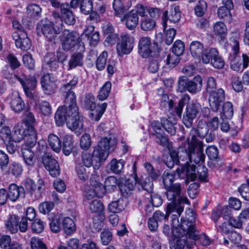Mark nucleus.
<instances>
[{
    "mask_svg": "<svg viewBox=\"0 0 249 249\" xmlns=\"http://www.w3.org/2000/svg\"><path fill=\"white\" fill-rule=\"evenodd\" d=\"M184 207L180 206H177L174 203H169L166 208V214L160 211H156L153 216L158 222L162 220H166L168 219L170 214L173 213L171 216L172 221V232L176 236H180V235L189 234L191 238H195V234L189 232V228H191L192 223L189 220L181 219L180 223L179 221L178 217L183 212Z\"/></svg>",
    "mask_w": 249,
    "mask_h": 249,
    "instance_id": "obj_1",
    "label": "nucleus"
},
{
    "mask_svg": "<svg viewBox=\"0 0 249 249\" xmlns=\"http://www.w3.org/2000/svg\"><path fill=\"white\" fill-rule=\"evenodd\" d=\"M78 78L74 76L68 82L63 84L60 88V91L65 97V105L63 108L67 119L71 117H76L79 114L78 109L76 103V96L74 92L71 91L77 85Z\"/></svg>",
    "mask_w": 249,
    "mask_h": 249,
    "instance_id": "obj_2",
    "label": "nucleus"
},
{
    "mask_svg": "<svg viewBox=\"0 0 249 249\" xmlns=\"http://www.w3.org/2000/svg\"><path fill=\"white\" fill-rule=\"evenodd\" d=\"M195 130L191 131V138H188V147L185 150L189 160L196 164H202L205 160V155L203 153V144L202 141L196 138L193 134Z\"/></svg>",
    "mask_w": 249,
    "mask_h": 249,
    "instance_id": "obj_3",
    "label": "nucleus"
},
{
    "mask_svg": "<svg viewBox=\"0 0 249 249\" xmlns=\"http://www.w3.org/2000/svg\"><path fill=\"white\" fill-rule=\"evenodd\" d=\"M115 144L116 141L111 140L110 137L101 138L93 151V157L98 160L97 164L94 166L95 168H99L101 164L107 159L109 148Z\"/></svg>",
    "mask_w": 249,
    "mask_h": 249,
    "instance_id": "obj_4",
    "label": "nucleus"
},
{
    "mask_svg": "<svg viewBox=\"0 0 249 249\" xmlns=\"http://www.w3.org/2000/svg\"><path fill=\"white\" fill-rule=\"evenodd\" d=\"M63 23L61 21L55 23L50 21H40L37 26L38 33L41 32L49 41L54 40L62 30Z\"/></svg>",
    "mask_w": 249,
    "mask_h": 249,
    "instance_id": "obj_5",
    "label": "nucleus"
},
{
    "mask_svg": "<svg viewBox=\"0 0 249 249\" xmlns=\"http://www.w3.org/2000/svg\"><path fill=\"white\" fill-rule=\"evenodd\" d=\"M202 81V78L199 75L195 76L191 80H189L186 77H181L178 80V90L180 92L187 90L191 93L196 94L201 90Z\"/></svg>",
    "mask_w": 249,
    "mask_h": 249,
    "instance_id": "obj_6",
    "label": "nucleus"
},
{
    "mask_svg": "<svg viewBox=\"0 0 249 249\" xmlns=\"http://www.w3.org/2000/svg\"><path fill=\"white\" fill-rule=\"evenodd\" d=\"M60 39L62 47L65 51L71 50L76 45L79 46V49L81 52L85 51L84 44L81 41L80 36L76 32L65 30L60 35Z\"/></svg>",
    "mask_w": 249,
    "mask_h": 249,
    "instance_id": "obj_7",
    "label": "nucleus"
},
{
    "mask_svg": "<svg viewBox=\"0 0 249 249\" xmlns=\"http://www.w3.org/2000/svg\"><path fill=\"white\" fill-rule=\"evenodd\" d=\"M37 138H31V141L27 139L21 147V151L23 160L25 164L31 167H33L36 162V157L32 148L35 145Z\"/></svg>",
    "mask_w": 249,
    "mask_h": 249,
    "instance_id": "obj_8",
    "label": "nucleus"
},
{
    "mask_svg": "<svg viewBox=\"0 0 249 249\" xmlns=\"http://www.w3.org/2000/svg\"><path fill=\"white\" fill-rule=\"evenodd\" d=\"M15 77L21 84L25 94L30 98H32L35 94L37 85V80L35 76H26L22 75V77L15 74Z\"/></svg>",
    "mask_w": 249,
    "mask_h": 249,
    "instance_id": "obj_9",
    "label": "nucleus"
},
{
    "mask_svg": "<svg viewBox=\"0 0 249 249\" xmlns=\"http://www.w3.org/2000/svg\"><path fill=\"white\" fill-rule=\"evenodd\" d=\"M134 42V39L133 36L127 34L122 35L121 40L116 46V49L119 55L130 53L133 49Z\"/></svg>",
    "mask_w": 249,
    "mask_h": 249,
    "instance_id": "obj_10",
    "label": "nucleus"
},
{
    "mask_svg": "<svg viewBox=\"0 0 249 249\" xmlns=\"http://www.w3.org/2000/svg\"><path fill=\"white\" fill-rule=\"evenodd\" d=\"M209 54L206 53L202 57V62L208 64L210 61L212 65L216 69H222L225 65L223 58L219 56L218 52L215 48L209 49Z\"/></svg>",
    "mask_w": 249,
    "mask_h": 249,
    "instance_id": "obj_11",
    "label": "nucleus"
},
{
    "mask_svg": "<svg viewBox=\"0 0 249 249\" xmlns=\"http://www.w3.org/2000/svg\"><path fill=\"white\" fill-rule=\"evenodd\" d=\"M225 99V91L222 89L212 90L209 96V105L212 110L214 112L217 111Z\"/></svg>",
    "mask_w": 249,
    "mask_h": 249,
    "instance_id": "obj_12",
    "label": "nucleus"
},
{
    "mask_svg": "<svg viewBox=\"0 0 249 249\" xmlns=\"http://www.w3.org/2000/svg\"><path fill=\"white\" fill-rule=\"evenodd\" d=\"M12 37L18 48L26 51L31 46V42L26 33L23 30L16 31L13 33Z\"/></svg>",
    "mask_w": 249,
    "mask_h": 249,
    "instance_id": "obj_13",
    "label": "nucleus"
},
{
    "mask_svg": "<svg viewBox=\"0 0 249 249\" xmlns=\"http://www.w3.org/2000/svg\"><path fill=\"white\" fill-rule=\"evenodd\" d=\"M201 109V105L197 102L192 103L187 106L186 114L184 115L183 122L184 125L188 128L191 127L194 119Z\"/></svg>",
    "mask_w": 249,
    "mask_h": 249,
    "instance_id": "obj_14",
    "label": "nucleus"
},
{
    "mask_svg": "<svg viewBox=\"0 0 249 249\" xmlns=\"http://www.w3.org/2000/svg\"><path fill=\"white\" fill-rule=\"evenodd\" d=\"M232 53L230 54L229 59L230 61L231 68L234 71H239L241 69V63L240 62L239 43L238 39H232Z\"/></svg>",
    "mask_w": 249,
    "mask_h": 249,
    "instance_id": "obj_15",
    "label": "nucleus"
},
{
    "mask_svg": "<svg viewBox=\"0 0 249 249\" xmlns=\"http://www.w3.org/2000/svg\"><path fill=\"white\" fill-rule=\"evenodd\" d=\"M181 17L180 11L179 7L173 5L170 6L169 10L165 11L162 17L163 29L167 27V21L168 19L172 22H178Z\"/></svg>",
    "mask_w": 249,
    "mask_h": 249,
    "instance_id": "obj_16",
    "label": "nucleus"
},
{
    "mask_svg": "<svg viewBox=\"0 0 249 249\" xmlns=\"http://www.w3.org/2000/svg\"><path fill=\"white\" fill-rule=\"evenodd\" d=\"M41 87L44 92L51 95L55 92L57 87V81L50 73L44 74L41 79Z\"/></svg>",
    "mask_w": 249,
    "mask_h": 249,
    "instance_id": "obj_17",
    "label": "nucleus"
},
{
    "mask_svg": "<svg viewBox=\"0 0 249 249\" xmlns=\"http://www.w3.org/2000/svg\"><path fill=\"white\" fill-rule=\"evenodd\" d=\"M151 125L155 132L153 135L156 137V142L162 146H168L169 145L168 138L162 134L163 128L162 119L161 120V122L158 121H152Z\"/></svg>",
    "mask_w": 249,
    "mask_h": 249,
    "instance_id": "obj_18",
    "label": "nucleus"
},
{
    "mask_svg": "<svg viewBox=\"0 0 249 249\" xmlns=\"http://www.w3.org/2000/svg\"><path fill=\"white\" fill-rule=\"evenodd\" d=\"M30 133V131H28V128L24 126L23 123H18L15 125L13 128V142H19L23 139L24 137L26 138L25 142H26L27 139H29V141H31Z\"/></svg>",
    "mask_w": 249,
    "mask_h": 249,
    "instance_id": "obj_19",
    "label": "nucleus"
},
{
    "mask_svg": "<svg viewBox=\"0 0 249 249\" xmlns=\"http://www.w3.org/2000/svg\"><path fill=\"white\" fill-rule=\"evenodd\" d=\"M42 161L46 169L49 171L50 174L53 177H55L59 175V166L57 161L52 156L44 155L42 157Z\"/></svg>",
    "mask_w": 249,
    "mask_h": 249,
    "instance_id": "obj_20",
    "label": "nucleus"
},
{
    "mask_svg": "<svg viewBox=\"0 0 249 249\" xmlns=\"http://www.w3.org/2000/svg\"><path fill=\"white\" fill-rule=\"evenodd\" d=\"M138 49L139 53L142 57L147 58L153 52L150 37H142L139 41Z\"/></svg>",
    "mask_w": 249,
    "mask_h": 249,
    "instance_id": "obj_21",
    "label": "nucleus"
},
{
    "mask_svg": "<svg viewBox=\"0 0 249 249\" xmlns=\"http://www.w3.org/2000/svg\"><path fill=\"white\" fill-rule=\"evenodd\" d=\"M57 16L61 18L59 21H63L68 25H73L75 23V19L72 11L67 4H62L60 5V15Z\"/></svg>",
    "mask_w": 249,
    "mask_h": 249,
    "instance_id": "obj_22",
    "label": "nucleus"
},
{
    "mask_svg": "<svg viewBox=\"0 0 249 249\" xmlns=\"http://www.w3.org/2000/svg\"><path fill=\"white\" fill-rule=\"evenodd\" d=\"M176 172L180 178L186 177L187 179L193 181L196 180L197 176L196 173V166L195 165H182L176 169Z\"/></svg>",
    "mask_w": 249,
    "mask_h": 249,
    "instance_id": "obj_23",
    "label": "nucleus"
},
{
    "mask_svg": "<svg viewBox=\"0 0 249 249\" xmlns=\"http://www.w3.org/2000/svg\"><path fill=\"white\" fill-rule=\"evenodd\" d=\"M190 51L194 57L201 58L205 54H209V49H205L203 44L198 41H193L190 45Z\"/></svg>",
    "mask_w": 249,
    "mask_h": 249,
    "instance_id": "obj_24",
    "label": "nucleus"
},
{
    "mask_svg": "<svg viewBox=\"0 0 249 249\" xmlns=\"http://www.w3.org/2000/svg\"><path fill=\"white\" fill-rule=\"evenodd\" d=\"M197 134L200 138L205 137L206 141L207 142H212L215 138V134L213 131L209 133V129L207 128L205 122L200 121L198 124Z\"/></svg>",
    "mask_w": 249,
    "mask_h": 249,
    "instance_id": "obj_25",
    "label": "nucleus"
},
{
    "mask_svg": "<svg viewBox=\"0 0 249 249\" xmlns=\"http://www.w3.org/2000/svg\"><path fill=\"white\" fill-rule=\"evenodd\" d=\"M189 222H191L192 225L191 228H189V232L192 234L195 233L194 234H195L196 237L194 238H191L189 237V234H184V235L188 236V238L193 239L194 240H196L198 239L200 244L203 246H209L212 242V240L209 238V237L205 233H203L198 235V231L196 230L194 222H192V220L189 221ZM180 236H182V235H180ZM183 236L184 235H183Z\"/></svg>",
    "mask_w": 249,
    "mask_h": 249,
    "instance_id": "obj_26",
    "label": "nucleus"
},
{
    "mask_svg": "<svg viewBox=\"0 0 249 249\" xmlns=\"http://www.w3.org/2000/svg\"><path fill=\"white\" fill-rule=\"evenodd\" d=\"M165 195L167 199L171 203L175 202L181 194V186L179 183H176L171 186L165 188Z\"/></svg>",
    "mask_w": 249,
    "mask_h": 249,
    "instance_id": "obj_27",
    "label": "nucleus"
},
{
    "mask_svg": "<svg viewBox=\"0 0 249 249\" xmlns=\"http://www.w3.org/2000/svg\"><path fill=\"white\" fill-rule=\"evenodd\" d=\"M35 122L36 119L34 114L31 112L27 111L25 113V118L22 123L28 128V131H30L31 138H37V133L34 126Z\"/></svg>",
    "mask_w": 249,
    "mask_h": 249,
    "instance_id": "obj_28",
    "label": "nucleus"
},
{
    "mask_svg": "<svg viewBox=\"0 0 249 249\" xmlns=\"http://www.w3.org/2000/svg\"><path fill=\"white\" fill-rule=\"evenodd\" d=\"M67 126L72 131H75L79 135L83 131V124L79 115L76 117H71L67 119Z\"/></svg>",
    "mask_w": 249,
    "mask_h": 249,
    "instance_id": "obj_29",
    "label": "nucleus"
},
{
    "mask_svg": "<svg viewBox=\"0 0 249 249\" xmlns=\"http://www.w3.org/2000/svg\"><path fill=\"white\" fill-rule=\"evenodd\" d=\"M137 185L136 175L125 180L120 186V190L124 196L128 195L133 191Z\"/></svg>",
    "mask_w": 249,
    "mask_h": 249,
    "instance_id": "obj_30",
    "label": "nucleus"
},
{
    "mask_svg": "<svg viewBox=\"0 0 249 249\" xmlns=\"http://www.w3.org/2000/svg\"><path fill=\"white\" fill-rule=\"evenodd\" d=\"M139 17L136 13L131 11L125 14L121 19L122 21L125 22L126 27L129 30L135 29L139 22Z\"/></svg>",
    "mask_w": 249,
    "mask_h": 249,
    "instance_id": "obj_31",
    "label": "nucleus"
},
{
    "mask_svg": "<svg viewBox=\"0 0 249 249\" xmlns=\"http://www.w3.org/2000/svg\"><path fill=\"white\" fill-rule=\"evenodd\" d=\"M126 206V201L122 197H120L115 201H113L108 205V211L113 213H119L123 211Z\"/></svg>",
    "mask_w": 249,
    "mask_h": 249,
    "instance_id": "obj_32",
    "label": "nucleus"
},
{
    "mask_svg": "<svg viewBox=\"0 0 249 249\" xmlns=\"http://www.w3.org/2000/svg\"><path fill=\"white\" fill-rule=\"evenodd\" d=\"M10 105L12 110L15 113L21 112L25 107L23 100L18 94L13 95Z\"/></svg>",
    "mask_w": 249,
    "mask_h": 249,
    "instance_id": "obj_33",
    "label": "nucleus"
},
{
    "mask_svg": "<svg viewBox=\"0 0 249 249\" xmlns=\"http://www.w3.org/2000/svg\"><path fill=\"white\" fill-rule=\"evenodd\" d=\"M97 178H98V177H97V175L94 174L92 175L90 179V184L91 187L95 191V193H96L97 197H101L103 196L105 192L107 191L105 189V185L103 186L101 183L99 182V181L97 180Z\"/></svg>",
    "mask_w": 249,
    "mask_h": 249,
    "instance_id": "obj_34",
    "label": "nucleus"
},
{
    "mask_svg": "<svg viewBox=\"0 0 249 249\" xmlns=\"http://www.w3.org/2000/svg\"><path fill=\"white\" fill-rule=\"evenodd\" d=\"M24 189L21 187H18L15 184H11L8 188L7 193L8 199L11 201L15 202L19 197L23 194Z\"/></svg>",
    "mask_w": 249,
    "mask_h": 249,
    "instance_id": "obj_35",
    "label": "nucleus"
},
{
    "mask_svg": "<svg viewBox=\"0 0 249 249\" xmlns=\"http://www.w3.org/2000/svg\"><path fill=\"white\" fill-rule=\"evenodd\" d=\"M19 218L15 214L9 215L5 221V226L7 230L11 233H14L18 231Z\"/></svg>",
    "mask_w": 249,
    "mask_h": 249,
    "instance_id": "obj_36",
    "label": "nucleus"
},
{
    "mask_svg": "<svg viewBox=\"0 0 249 249\" xmlns=\"http://www.w3.org/2000/svg\"><path fill=\"white\" fill-rule=\"evenodd\" d=\"M213 32L217 37L221 39H224L227 36L228 29L224 23L218 21L213 26Z\"/></svg>",
    "mask_w": 249,
    "mask_h": 249,
    "instance_id": "obj_37",
    "label": "nucleus"
},
{
    "mask_svg": "<svg viewBox=\"0 0 249 249\" xmlns=\"http://www.w3.org/2000/svg\"><path fill=\"white\" fill-rule=\"evenodd\" d=\"M82 52L73 53L69 61V70H71L77 67H81L83 64V55Z\"/></svg>",
    "mask_w": 249,
    "mask_h": 249,
    "instance_id": "obj_38",
    "label": "nucleus"
},
{
    "mask_svg": "<svg viewBox=\"0 0 249 249\" xmlns=\"http://www.w3.org/2000/svg\"><path fill=\"white\" fill-rule=\"evenodd\" d=\"M173 234L176 237L170 243V249H184L186 244V239L188 236L184 235L176 236L173 233Z\"/></svg>",
    "mask_w": 249,
    "mask_h": 249,
    "instance_id": "obj_39",
    "label": "nucleus"
},
{
    "mask_svg": "<svg viewBox=\"0 0 249 249\" xmlns=\"http://www.w3.org/2000/svg\"><path fill=\"white\" fill-rule=\"evenodd\" d=\"M49 145L54 152L58 153L61 149V143L58 136L53 134H50L48 138Z\"/></svg>",
    "mask_w": 249,
    "mask_h": 249,
    "instance_id": "obj_40",
    "label": "nucleus"
},
{
    "mask_svg": "<svg viewBox=\"0 0 249 249\" xmlns=\"http://www.w3.org/2000/svg\"><path fill=\"white\" fill-rule=\"evenodd\" d=\"M137 179V185L138 189L144 190L148 192L152 191L153 184L152 181H151L149 178H145L144 179L143 178L139 179L136 176Z\"/></svg>",
    "mask_w": 249,
    "mask_h": 249,
    "instance_id": "obj_41",
    "label": "nucleus"
},
{
    "mask_svg": "<svg viewBox=\"0 0 249 249\" xmlns=\"http://www.w3.org/2000/svg\"><path fill=\"white\" fill-rule=\"evenodd\" d=\"M229 8L225 6H221L217 10V16L220 19H222L225 21L231 23L232 21V15Z\"/></svg>",
    "mask_w": 249,
    "mask_h": 249,
    "instance_id": "obj_42",
    "label": "nucleus"
},
{
    "mask_svg": "<svg viewBox=\"0 0 249 249\" xmlns=\"http://www.w3.org/2000/svg\"><path fill=\"white\" fill-rule=\"evenodd\" d=\"M73 149V141L70 135H66L64 137L63 143V152L66 156H69Z\"/></svg>",
    "mask_w": 249,
    "mask_h": 249,
    "instance_id": "obj_43",
    "label": "nucleus"
},
{
    "mask_svg": "<svg viewBox=\"0 0 249 249\" xmlns=\"http://www.w3.org/2000/svg\"><path fill=\"white\" fill-rule=\"evenodd\" d=\"M109 168L112 172L118 174H120L123 170L124 161L123 160H117L113 159L109 163Z\"/></svg>",
    "mask_w": 249,
    "mask_h": 249,
    "instance_id": "obj_44",
    "label": "nucleus"
},
{
    "mask_svg": "<svg viewBox=\"0 0 249 249\" xmlns=\"http://www.w3.org/2000/svg\"><path fill=\"white\" fill-rule=\"evenodd\" d=\"M62 226L64 232L68 235L72 233L76 230L75 224L70 217H65L62 222Z\"/></svg>",
    "mask_w": 249,
    "mask_h": 249,
    "instance_id": "obj_45",
    "label": "nucleus"
},
{
    "mask_svg": "<svg viewBox=\"0 0 249 249\" xmlns=\"http://www.w3.org/2000/svg\"><path fill=\"white\" fill-rule=\"evenodd\" d=\"M90 212L101 214L104 210L103 204L98 199H94L89 203L88 207Z\"/></svg>",
    "mask_w": 249,
    "mask_h": 249,
    "instance_id": "obj_46",
    "label": "nucleus"
},
{
    "mask_svg": "<svg viewBox=\"0 0 249 249\" xmlns=\"http://www.w3.org/2000/svg\"><path fill=\"white\" fill-rule=\"evenodd\" d=\"M63 109L61 107H59L55 114L54 120L58 126L63 125L65 122H67V117Z\"/></svg>",
    "mask_w": 249,
    "mask_h": 249,
    "instance_id": "obj_47",
    "label": "nucleus"
},
{
    "mask_svg": "<svg viewBox=\"0 0 249 249\" xmlns=\"http://www.w3.org/2000/svg\"><path fill=\"white\" fill-rule=\"evenodd\" d=\"M111 89V83L110 82L107 81L101 87L99 94L98 95V98L101 101L106 100L109 95Z\"/></svg>",
    "mask_w": 249,
    "mask_h": 249,
    "instance_id": "obj_48",
    "label": "nucleus"
},
{
    "mask_svg": "<svg viewBox=\"0 0 249 249\" xmlns=\"http://www.w3.org/2000/svg\"><path fill=\"white\" fill-rule=\"evenodd\" d=\"M118 181L115 176H109L105 181V187L107 191L111 192L115 190L118 185Z\"/></svg>",
    "mask_w": 249,
    "mask_h": 249,
    "instance_id": "obj_49",
    "label": "nucleus"
},
{
    "mask_svg": "<svg viewBox=\"0 0 249 249\" xmlns=\"http://www.w3.org/2000/svg\"><path fill=\"white\" fill-rule=\"evenodd\" d=\"M156 26V22L153 19L144 18L140 21V27L142 30L149 31L152 30Z\"/></svg>",
    "mask_w": 249,
    "mask_h": 249,
    "instance_id": "obj_50",
    "label": "nucleus"
},
{
    "mask_svg": "<svg viewBox=\"0 0 249 249\" xmlns=\"http://www.w3.org/2000/svg\"><path fill=\"white\" fill-rule=\"evenodd\" d=\"M112 8L114 11V15L118 17H121L125 11L123 2L121 0H114Z\"/></svg>",
    "mask_w": 249,
    "mask_h": 249,
    "instance_id": "obj_51",
    "label": "nucleus"
},
{
    "mask_svg": "<svg viewBox=\"0 0 249 249\" xmlns=\"http://www.w3.org/2000/svg\"><path fill=\"white\" fill-rule=\"evenodd\" d=\"M82 161L84 165L87 167H90L93 165L94 169H98V168H95L94 166L97 164L98 161L97 158H94L93 155L92 156L88 153H85L82 156Z\"/></svg>",
    "mask_w": 249,
    "mask_h": 249,
    "instance_id": "obj_52",
    "label": "nucleus"
},
{
    "mask_svg": "<svg viewBox=\"0 0 249 249\" xmlns=\"http://www.w3.org/2000/svg\"><path fill=\"white\" fill-rule=\"evenodd\" d=\"M107 107V104L106 103L98 105L96 110L94 112H92L90 114L92 119L94 120L95 121H99L105 112Z\"/></svg>",
    "mask_w": 249,
    "mask_h": 249,
    "instance_id": "obj_53",
    "label": "nucleus"
},
{
    "mask_svg": "<svg viewBox=\"0 0 249 249\" xmlns=\"http://www.w3.org/2000/svg\"><path fill=\"white\" fill-rule=\"evenodd\" d=\"M222 113L223 116L226 119H230L233 115V109L232 104L230 102H225L222 108Z\"/></svg>",
    "mask_w": 249,
    "mask_h": 249,
    "instance_id": "obj_54",
    "label": "nucleus"
},
{
    "mask_svg": "<svg viewBox=\"0 0 249 249\" xmlns=\"http://www.w3.org/2000/svg\"><path fill=\"white\" fill-rule=\"evenodd\" d=\"M0 133L1 139L5 143L6 142H13V134H11V130L8 126L2 127Z\"/></svg>",
    "mask_w": 249,
    "mask_h": 249,
    "instance_id": "obj_55",
    "label": "nucleus"
},
{
    "mask_svg": "<svg viewBox=\"0 0 249 249\" xmlns=\"http://www.w3.org/2000/svg\"><path fill=\"white\" fill-rule=\"evenodd\" d=\"M185 50L184 43L180 40H176L173 46L172 52L174 54L180 56L183 54Z\"/></svg>",
    "mask_w": 249,
    "mask_h": 249,
    "instance_id": "obj_56",
    "label": "nucleus"
},
{
    "mask_svg": "<svg viewBox=\"0 0 249 249\" xmlns=\"http://www.w3.org/2000/svg\"><path fill=\"white\" fill-rule=\"evenodd\" d=\"M93 9L91 0H82L80 2V10L84 14L90 13Z\"/></svg>",
    "mask_w": 249,
    "mask_h": 249,
    "instance_id": "obj_57",
    "label": "nucleus"
},
{
    "mask_svg": "<svg viewBox=\"0 0 249 249\" xmlns=\"http://www.w3.org/2000/svg\"><path fill=\"white\" fill-rule=\"evenodd\" d=\"M162 127L171 135H175L176 133L174 124L166 118L162 119Z\"/></svg>",
    "mask_w": 249,
    "mask_h": 249,
    "instance_id": "obj_58",
    "label": "nucleus"
},
{
    "mask_svg": "<svg viewBox=\"0 0 249 249\" xmlns=\"http://www.w3.org/2000/svg\"><path fill=\"white\" fill-rule=\"evenodd\" d=\"M54 206V204L52 202H43L39 205V211L43 214H47L53 209Z\"/></svg>",
    "mask_w": 249,
    "mask_h": 249,
    "instance_id": "obj_59",
    "label": "nucleus"
},
{
    "mask_svg": "<svg viewBox=\"0 0 249 249\" xmlns=\"http://www.w3.org/2000/svg\"><path fill=\"white\" fill-rule=\"evenodd\" d=\"M91 145V140L90 136L88 134H85L81 138L80 142V146L81 148L87 150L89 149Z\"/></svg>",
    "mask_w": 249,
    "mask_h": 249,
    "instance_id": "obj_60",
    "label": "nucleus"
},
{
    "mask_svg": "<svg viewBox=\"0 0 249 249\" xmlns=\"http://www.w3.org/2000/svg\"><path fill=\"white\" fill-rule=\"evenodd\" d=\"M30 243L31 249H47L46 245L38 237H32Z\"/></svg>",
    "mask_w": 249,
    "mask_h": 249,
    "instance_id": "obj_61",
    "label": "nucleus"
},
{
    "mask_svg": "<svg viewBox=\"0 0 249 249\" xmlns=\"http://www.w3.org/2000/svg\"><path fill=\"white\" fill-rule=\"evenodd\" d=\"M6 60L12 70H14L18 68L21 65L19 61L13 54H9L6 57Z\"/></svg>",
    "mask_w": 249,
    "mask_h": 249,
    "instance_id": "obj_62",
    "label": "nucleus"
},
{
    "mask_svg": "<svg viewBox=\"0 0 249 249\" xmlns=\"http://www.w3.org/2000/svg\"><path fill=\"white\" fill-rule=\"evenodd\" d=\"M107 53L103 52L99 56L96 61V67L98 70L101 71L105 67L107 62Z\"/></svg>",
    "mask_w": 249,
    "mask_h": 249,
    "instance_id": "obj_63",
    "label": "nucleus"
},
{
    "mask_svg": "<svg viewBox=\"0 0 249 249\" xmlns=\"http://www.w3.org/2000/svg\"><path fill=\"white\" fill-rule=\"evenodd\" d=\"M247 184H242L238 188V191L245 200L249 201V178L247 179Z\"/></svg>",
    "mask_w": 249,
    "mask_h": 249,
    "instance_id": "obj_64",
    "label": "nucleus"
}]
</instances>
